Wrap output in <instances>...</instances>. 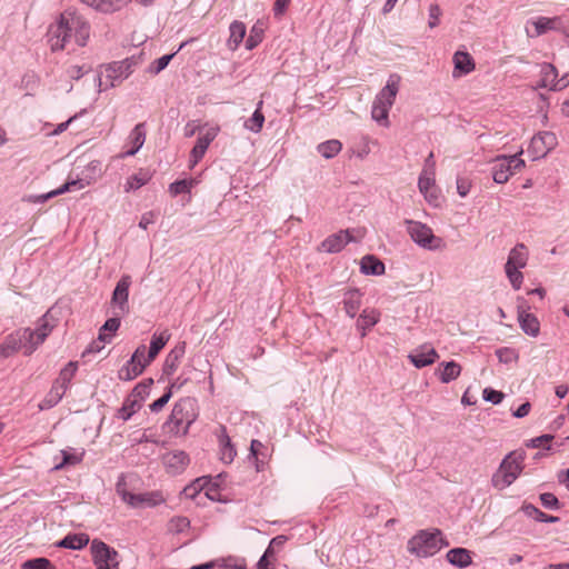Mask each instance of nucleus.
<instances>
[{"label":"nucleus","instance_id":"1","mask_svg":"<svg viewBox=\"0 0 569 569\" xmlns=\"http://www.w3.org/2000/svg\"><path fill=\"white\" fill-rule=\"evenodd\" d=\"M90 37V24L77 11L68 9L49 26L47 39L51 50L66 49L72 40L80 47H84Z\"/></svg>","mask_w":569,"mask_h":569},{"label":"nucleus","instance_id":"2","mask_svg":"<svg viewBox=\"0 0 569 569\" xmlns=\"http://www.w3.org/2000/svg\"><path fill=\"white\" fill-rule=\"evenodd\" d=\"M137 63L138 61L132 57L101 67L97 77L93 79L94 82H97L99 91L120 84L133 72V68Z\"/></svg>","mask_w":569,"mask_h":569},{"label":"nucleus","instance_id":"3","mask_svg":"<svg viewBox=\"0 0 569 569\" xmlns=\"http://www.w3.org/2000/svg\"><path fill=\"white\" fill-rule=\"evenodd\" d=\"M448 546L440 530L420 531L408 541V551L417 557H430Z\"/></svg>","mask_w":569,"mask_h":569},{"label":"nucleus","instance_id":"4","mask_svg":"<svg viewBox=\"0 0 569 569\" xmlns=\"http://www.w3.org/2000/svg\"><path fill=\"white\" fill-rule=\"evenodd\" d=\"M523 457L516 452H510L501 461L499 468L491 478L492 486L499 490L509 487L522 472Z\"/></svg>","mask_w":569,"mask_h":569},{"label":"nucleus","instance_id":"5","mask_svg":"<svg viewBox=\"0 0 569 569\" xmlns=\"http://www.w3.org/2000/svg\"><path fill=\"white\" fill-rule=\"evenodd\" d=\"M118 496L131 508H152L166 501L160 491H149L142 493H132L128 491L126 479L121 476L116 485Z\"/></svg>","mask_w":569,"mask_h":569},{"label":"nucleus","instance_id":"6","mask_svg":"<svg viewBox=\"0 0 569 569\" xmlns=\"http://www.w3.org/2000/svg\"><path fill=\"white\" fill-rule=\"evenodd\" d=\"M528 258L529 252L523 243L516 244L508 254L505 272L515 290H519L522 284L523 274L520 269L527 266Z\"/></svg>","mask_w":569,"mask_h":569},{"label":"nucleus","instance_id":"7","mask_svg":"<svg viewBox=\"0 0 569 569\" xmlns=\"http://www.w3.org/2000/svg\"><path fill=\"white\" fill-rule=\"evenodd\" d=\"M523 149L521 148L512 156H498L492 161V178L496 183H506L511 176L521 171L526 162L521 159Z\"/></svg>","mask_w":569,"mask_h":569},{"label":"nucleus","instance_id":"8","mask_svg":"<svg viewBox=\"0 0 569 569\" xmlns=\"http://www.w3.org/2000/svg\"><path fill=\"white\" fill-rule=\"evenodd\" d=\"M198 417L196 401L192 398H182L173 407L169 422L176 427V432L186 435L189 427Z\"/></svg>","mask_w":569,"mask_h":569},{"label":"nucleus","instance_id":"9","mask_svg":"<svg viewBox=\"0 0 569 569\" xmlns=\"http://www.w3.org/2000/svg\"><path fill=\"white\" fill-rule=\"evenodd\" d=\"M407 231L418 246L435 250L441 247L442 240L436 237L429 226L420 221L406 220Z\"/></svg>","mask_w":569,"mask_h":569},{"label":"nucleus","instance_id":"10","mask_svg":"<svg viewBox=\"0 0 569 569\" xmlns=\"http://www.w3.org/2000/svg\"><path fill=\"white\" fill-rule=\"evenodd\" d=\"M32 340V330L30 328H21L8 335L2 343H0V356L9 358L23 350L27 355L28 345Z\"/></svg>","mask_w":569,"mask_h":569},{"label":"nucleus","instance_id":"11","mask_svg":"<svg viewBox=\"0 0 569 569\" xmlns=\"http://www.w3.org/2000/svg\"><path fill=\"white\" fill-rule=\"evenodd\" d=\"M558 144L557 136L550 131H542L533 136L530 140L528 152L532 154V159L545 158Z\"/></svg>","mask_w":569,"mask_h":569},{"label":"nucleus","instance_id":"12","mask_svg":"<svg viewBox=\"0 0 569 569\" xmlns=\"http://www.w3.org/2000/svg\"><path fill=\"white\" fill-rule=\"evenodd\" d=\"M93 562L98 569H118V553L104 542L93 540L91 543Z\"/></svg>","mask_w":569,"mask_h":569},{"label":"nucleus","instance_id":"13","mask_svg":"<svg viewBox=\"0 0 569 569\" xmlns=\"http://www.w3.org/2000/svg\"><path fill=\"white\" fill-rule=\"evenodd\" d=\"M131 282V277L129 274H123L117 282L111 297V306L114 309V316H123L129 312L128 299Z\"/></svg>","mask_w":569,"mask_h":569},{"label":"nucleus","instance_id":"14","mask_svg":"<svg viewBox=\"0 0 569 569\" xmlns=\"http://www.w3.org/2000/svg\"><path fill=\"white\" fill-rule=\"evenodd\" d=\"M56 323L53 322L49 312H47L39 322V327L36 330H32V340L30 345H28L27 356L32 355L37 348L46 340V338L50 335Z\"/></svg>","mask_w":569,"mask_h":569},{"label":"nucleus","instance_id":"15","mask_svg":"<svg viewBox=\"0 0 569 569\" xmlns=\"http://www.w3.org/2000/svg\"><path fill=\"white\" fill-rule=\"evenodd\" d=\"M217 136V128H208L204 132H201L197 140L196 146L192 148L190 153V168H193L204 156L209 144Z\"/></svg>","mask_w":569,"mask_h":569},{"label":"nucleus","instance_id":"16","mask_svg":"<svg viewBox=\"0 0 569 569\" xmlns=\"http://www.w3.org/2000/svg\"><path fill=\"white\" fill-rule=\"evenodd\" d=\"M418 188L429 203L438 204L439 191L436 187L435 174L431 171H422L420 173Z\"/></svg>","mask_w":569,"mask_h":569},{"label":"nucleus","instance_id":"17","mask_svg":"<svg viewBox=\"0 0 569 569\" xmlns=\"http://www.w3.org/2000/svg\"><path fill=\"white\" fill-rule=\"evenodd\" d=\"M439 355L436 349L429 345H422L409 353L408 359L416 368H423L432 365Z\"/></svg>","mask_w":569,"mask_h":569},{"label":"nucleus","instance_id":"18","mask_svg":"<svg viewBox=\"0 0 569 569\" xmlns=\"http://www.w3.org/2000/svg\"><path fill=\"white\" fill-rule=\"evenodd\" d=\"M189 461L188 455L182 450H173L162 457L166 470L171 475L181 473L189 465Z\"/></svg>","mask_w":569,"mask_h":569},{"label":"nucleus","instance_id":"19","mask_svg":"<svg viewBox=\"0 0 569 569\" xmlns=\"http://www.w3.org/2000/svg\"><path fill=\"white\" fill-rule=\"evenodd\" d=\"M399 90V77L391 74L372 107H391Z\"/></svg>","mask_w":569,"mask_h":569},{"label":"nucleus","instance_id":"20","mask_svg":"<svg viewBox=\"0 0 569 569\" xmlns=\"http://www.w3.org/2000/svg\"><path fill=\"white\" fill-rule=\"evenodd\" d=\"M352 241V237L349 233V230L339 231L338 233L329 236L325 239L319 250L328 253H335L341 251L347 243Z\"/></svg>","mask_w":569,"mask_h":569},{"label":"nucleus","instance_id":"21","mask_svg":"<svg viewBox=\"0 0 569 569\" xmlns=\"http://www.w3.org/2000/svg\"><path fill=\"white\" fill-rule=\"evenodd\" d=\"M540 76V86L543 88H550L551 90H562L568 86V81L561 82L557 80V70L550 63H543L541 66Z\"/></svg>","mask_w":569,"mask_h":569},{"label":"nucleus","instance_id":"22","mask_svg":"<svg viewBox=\"0 0 569 569\" xmlns=\"http://www.w3.org/2000/svg\"><path fill=\"white\" fill-rule=\"evenodd\" d=\"M380 311L375 308H366L357 320V328L361 337H366L370 328L376 326L380 320Z\"/></svg>","mask_w":569,"mask_h":569},{"label":"nucleus","instance_id":"23","mask_svg":"<svg viewBox=\"0 0 569 569\" xmlns=\"http://www.w3.org/2000/svg\"><path fill=\"white\" fill-rule=\"evenodd\" d=\"M186 353V342H179L171 351L167 355L164 365H163V373L167 376H172L179 363L181 358Z\"/></svg>","mask_w":569,"mask_h":569},{"label":"nucleus","instance_id":"24","mask_svg":"<svg viewBox=\"0 0 569 569\" xmlns=\"http://www.w3.org/2000/svg\"><path fill=\"white\" fill-rule=\"evenodd\" d=\"M518 320L521 329L525 333L537 337L540 330L539 321L538 319L523 310L521 307L518 308Z\"/></svg>","mask_w":569,"mask_h":569},{"label":"nucleus","instance_id":"25","mask_svg":"<svg viewBox=\"0 0 569 569\" xmlns=\"http://www.w3.org/2000/svg\"><path fill=\"white\" fill-rule=\"evenodd\" d=\"M361 298L362 295L357 289H351L345 292L342 305L346 313L350 318H353L359 308L361 307Z\"/></svg>","mask_w":569,"mask_h":569},{"label":"nucleus","instance_id":"26","mask_svg":"<svg viewBox=\"0 0 569 569\" xmlns=\"http://www.w3.org/2000/svg\"><path fill=\"white\" fill-rule=\"evenodd\" d=\"M229 32L227 47L231 51H236L246 36V26L243 22L236 20L230 24Z\"/></svg>","mask_w":569,"mask_h":569},{"label":"nucleus","instance_id":"27","mask_svg":"<svg viewBox=\"0 0 569 569\" xmlns=\"http://www.w3.org/2000/svg\"><path fill=\"white\" fill-rule=\"evenodd\" d=\"M439 379L442 383L456 380L461 373V366L456 361H447L439 365Z\"/></svg>","mask_w":569,"mask_h":569},{"label":"nucleus","instance_id":"28","mask_svg":"<svg viewBox=\"0 0 569 569\" xmlns=\"http://www.w3.org/2000/svg\"><path fill=\"white\" fill-rule=\"evenodd\" d=\"M446 558L449 563L458 568H466L472 562L470 551L465 548H453L449 550Z\"/></svg>","mask_w":569,"mask_h":569},{"label":"nucleus","instance_id":"29","mask_svg":"<svg viewBox=\"0 0 569 569\" xmlns=\"http://www.w3.org/2000/svg\"><path fill=\"white\" fill-rule=\"evenodd\" d=\"M130 140H131L132 148L130 150L126 151L124 153H121L119 156V158L133 156L143 146L144 140H146V131H144L143 123H139L134 127V129L132 130V132L130 134Z\"/></svg>","mask_w":569,"mask_h":569},{"label":"nucleus","instance_id":"30","mask_svg":"<svg viewBox=\"0 0 569 569\" xmlns=\"http://www.w3.org/2000/svg\"><path fill=\"white\" fill-rule=\"evenodd\" d=\"M455 71L459 74H468L475 69V62L472 57L465 51H457L453 54Z\"/></svg>","mask_w":569,"mask_h":569},{"label":"nucleus","instance_id":"31","mask_svg":"<svg viewBox=\"0 0 569 569\" xmlns=\"http://www.w3.org/2000/svg\"><path fill=\"white\" fill-rule=\"evenodd\" d=\"M360 270L365 274L380 276L385 273V264L375 256H365L360 262Z\"/></svg>","mask_w":569,"mask_h":569},{"label":"nucleus","instance_id":"32","mask_svg":"<svg viewBox=\"0 0 569 569\" xmlns=\"http://www.w3.org/2000/svg\"><path fill=\"white\" fill-rule=\"evenodd\" d=\"M87 186V183L83 182V180L81 179H76V180H71V181H67L66 183H63L60 188L56 189V190H52L48 193H44V194H41V196H38L37 197V201L38 202H44L56 196H59V194H62L67 191H71L73 190L74 188L77 189H82Z\"/></svg>","mask_w":569,"mask_h":569},{"label":"nucleus","instance_id":"33","mask_svg":"<svg viewBox=\"0 0 569 569\" xmlns=\"http://www.w3.org/2000/svg\"><path fill=\"white\" fill-rule=\"evenodd\" d=\"M66 391L67 390H64L62 387H60V385H56L53 382L50 391L46 395L43 400L39 403V406H38L39 409L48 410V409L54 407L62 399Z\"/></svg>","mask_w":569,"mask_h":569},{"label":"nucleus","instance_id":"34","mask_svg":"<svg viewBox=\"0 0 569 569\" xmlns=\"http://www.w3.org/2000/svg\"><path fill=\"white\" fill-rule=\"evenodd\" d=\"M170 339V333L164 330L161 333H154L150 341V348L147 355V361H152L160 350L167 345Z\"/></svg>","mask_w":569,"mask_h":569},{"label":"nucleus","instance_id":"35","mask_svg":"<svg viewBox=\"0 0 569 569\" xmlns=\"http://www.w3.org/2000/svg\"><path fill=\"white\" fill-rule=\"evenodd\" d=\"M89 543V536L86 533L68 535L58 542L59 547L78 550Z\"/></svg>","mask_w":569,"mask_h":569},{"label":"nucleus","instance_id":"36","mask_svg":"<svg viewBox=\"0 0 569 569\" xmlns=\"http://www.w3.org/2000/svg\"><path fill=\"white\" fill-rule=\"evenodd\" d=\"M89 7L101 12H110L119 9L127 0H80Z\"/></svg>","mask_w":569,"mask_h":569},{"label":"nucleus","instance_id":"37","mask_svg":"<svg viewBox=\"0 0 569 569\" xmlns=\"http://www.w3.org/2000/svg\"><path fill=\"white\" fill-rule=\"evenodd\" d=\"M78 369L77 362H68L60 371L58 378L54 380L56 385H60L64 390L68 389L69 383L73 379Z\"/></svg>","mask_w":569,"mask_h":569},{"label":"nucleus","instance_id":"38","mask_svg":"<svg viewBox=\"0 0 569 569\" xmlns=\"http://www.w3.org/2000/svg\"><path fill=\"white\" fill-rule=\"evenodd\" d=\"M150 178L151 176L148 171L140 170L138 173L128 178L124 187L126 192L141 188L150 180Z\"/></svg>","mask_w":569,"mask_h":569},{"label":"nucleus","instance_id":"39","mask_svg":"<svg viewBox=\"0 0 569 569\" xmlns=\"http://www.w3.org/2000/svg\"><path fill=\"white\" fill-rule=\"evenodd\" d=\"M143 370V366H137L129 360L128 363L119 370L118 377L120 380L130 381L140 376Z\"/></svg>","mask_w":569,"mask_h":569},{"label":"nucleus","instance_id":"40","mask_svg":"<svg viewBox=\"0 0 569 569\" xmlns=\"http://www.w3.org/2000/svg\"><path fill=\"white\" fill-rule=\"evenodd\" d=\"M341 150V142L338 140H329L318 146V151L326 159H330L339 153Z\"/></svg>","mask_w":569,"mask_h":569},{"label":"nucleus","instance_id":"41","mask_svg":"<svg viewBox=\"0 0 569 569\" xmlns=\"http://www.w3.org/2000/svg\"><path fill=\"white\" fill-rule=\"evenodd\" d=\"M522 510L528 517L535 518L540 522H557L559 520L558 517L548 516L532 505L523 506Z\"/></svg>","mask_w":569,"mask_h":569},{"label":"nucleus","instance_id":"42","mask_svg":"<svg viewBox=\"0 0 569 569\" xmlns=\"http://www.w3.org/2000/svg\"><path fill=\"white\" fill-rule=\"evenodd\" d=\"M197 180L194 179H183L176 181L169 186V191L172 196H178L180 193L190 192V190L196 186Z\"/></svg>","mask_w":569,"mask_h":569},{"label":"nucleus","instance_id":"43","mask_svg":"<svg viewBox=\"0 0 569 569\" xmlns=\"http://www.w3.org/2000/svg\"><path fill=\"white\" fill-rule=\"evenodd\" d=\"M189 526L190 521L188 518L181 516L173 517L168 522V531L174 535L182 533L189 528Z\"/></svg>","mask_w":569,"mask_h":569},{"label":"nucleus","instance_id":"44","mask_svg":"<svg viewBox=\"0 0 569 569\" xmlns=\"http://www.w3.org/2000/svg\"><path fill=\"white\" fill-rule=\"evenodd\" d=\"M496 355H497L499 361L502 363L517 362L519 359L518 351L516 349L509 348V347L498 349L496 351Z\"/></svg>","mask_w":569,"mask_h":569},{"label":"nucleus","instance_id":"45","mask_svg":"<svg viewBox=\"0 0 569 569\" xmlns=\"http://www.w3.org/2000/svg\"><path fill=\"white\" fill-rule=\"evenodd\" d=\"M176 52L173 53H170V54H164L162 57H160L159 59L154 60L149 67H148V72L151 73V74H158L160 73L163 69L167 68V66L169 64V62L171 61V59L174 57Z\"/></svg>","mask_w":569,"mask_h":569},{"label":"nucleus","instance_id":"46","mask_svg":"<svg viewBox=\"0 0 569 569\" xmlns=\"http://www.w3.org/2000/svg\"><path fill=\"white\" fill-rule=\"evenodd\" d=\"M263 122L264 116L260 112V109H256L252 117L246 121L244 126L247 129L258 132L261 130Z\"/></svg>","mask_w":569,"mask_h":569},{"label":"nucleus","instance_id":"47","mask_svg":"<svg viewBox=\"0 0 569 569\" xmlns=\"http://www.w3.org/2000/svg\"><path fill=\"white\" fill-rule=\"evenodd\" d=\"M262 32L263 30L258 26L251 28L250 34L246 41V48L248 50H252L262 41Z\"/></svg>","mask_w":569,"mask_h":569},{"label":"nucleus","instance_id":"48","mask_svg":"<svg viewBox=\"0 0 569 569\" xmlns=\"http://www.w3.org/2000/svg\"><path fill=\"white\" fill-rule=\"evenodd\" d=\"M556 19L540 17L535 22L536 36H540L553 28Z\"/></svg>","mask_w":569,"mask_h":569},{"label":"nucleus","instance_id":"49","mask_svg":"<svg viewBox=\"0 0 569 569\" xmlns=\"http://www.w3.org/2000/svg\"><path fill=\"white\" fill-rule=\"evenodd\" d=\"M147 348L144 345L139 346L133 355L131 356V362L137 366H143V369L151 362L147 361V355H146Z\"/></svg>","mask_w":569,"mask_h":569},{"label":"nucleus","instance_id":"50","mask_svg":"<svg viewBox=\"0 0 569 569\" xmlns=\"http://www.w3.org/2000/svg\"><path fill=\"white\" fill-rule=\"evenodd\" d=\"M24 569H54L51 562L46 558H36L28 560L22 566Z\"/></svg>","mask_w":569,"mask_h":569},{"label":"nucleus","instance_id":"51","mask_svg":"<svg viewBox=\"0 0 569 569\" xmlns=\"http://www.w3.org/2000/svg\"><path fill=\"white\" fill-rule=\"evenodd\" d=\"M172 388H173V385L170 386L169 390L163 396H161L158 400H156L154 402H152L150 405V410L152 412L160 411L168 403V401L170 400V398L172 396V391H171Z\"/></svg>","mask_w":569,"mask_h":569},{"label":"nucleus","instance_id":"52","mask_svg":"<svg viewBox=\"0 0 569 569\" xmlns=\"http://www.w3.org/2000/svg\"><path fill=\"white\" fill-rule=\"evenodd\" d=\"M370 116L380 126L388 127V109H371Z\"/></svg>","mask_w":569,"mask_h":569},{"label":"nucleus","instance_id":"53","mask_svg":"<svg viewBox=\"0 0 569 569\" xmlns=\"http://www.w3.org/2000/svg\"><path fill=\"white\" fill-rule=\"evenodd\" d=\"M540 501L543 505V507H546V508H549V509H558L559 508V501L553 493H550V492L541 493Z\"/></svg>","mask_w":569,"mask_h":569},{"label":"nucleus","instance_id":"54","mask_svg":"<svg viewBox=\"0 0 569 569\" xmlns=\"http://www.w3.org/2000/svg\"><path fill=\"white\" fill-rule=\"evenodd\" d=\"M483 399L486 401H489V402H492L495 405H498V403H500L502 401L503 393L501 391H496L493 389L486 388L483 390Z\"/></svg>","mask_w":569,"mask_h":569},{"label":"nucleus","instance_id":"55","mask_svg":"<svg viewBox=\"0 0 569 569\" xmlns=\"http://www.w3.org/2000/svg\"><path fill=\"white\" fill-rule=\"evenodd\" d=\"M441 16L440 7L436 3L429 7V27L435 28L439 24V19Z\"/></svg>","mask_w":569,"mask_h":569},{"label":"nucleus","instance_id":"56","mask_svg":"<svg viewBox=\"0 0 569 569\" xmlns=\"http://www.w3.org/2000/svg\"><path fill=\"white\" fill-rule=\"evenodd\" d=\"M61 453H62L63 460L61 463L57 465L54 467V469H61L66 465H76V463L80 462V460H81V456L71 455V453H68L67 451H61Z\"/></svg>","mask_w":569,"mask_h":569},{"label":"nucleus","instance_id":"57","mask_svg":"<svg viewBox=\"0 0 569 569\" xmlns=\"http://www.w3.org/2000/svg\"><path fill=\"white\" fill-rule=\"evenodd\" d=\"M471 189V182L467 178L457 179V192L460 197L465 198Z\"/></svg>","mask_w":569,"mask_h":569},{"label":"nucleus","instance_id":"58","mask_svg":"<svg viewBox=\"0 0 569 569\" xmlns=\"http://www.w3.org/2000/svg\"><path fill=\"white\" fill-rule=\"evenodd\" d=\"M137 408H140V405L136 400L124 403L120 410L121 418L124 420L129 419Z\"/></svg>","mask_w":569,"mask_h":569},{"label":"nucleus","instance_id":"59","mask_svg":"<svg viewBox=\"0 0 569 569\" xmlns=\"http://www.w3.org/2000/svg\"><path fill=\"white\" fill-rule=\"evenodd\" d=\"M291 0H276L273 4V14L276 18H281L286 12L287 7Z\"/></svg>","mask_w":569,"mask_h":569},{"label":"nucleus","instance_id":"60","mask_svg":"<svg viewBox=\"0 0 569 569\" xmlns=\"http://www.w3.org/2000/svg\"><path fill=\"white\" fill-rule=\"evenodd\" d=\"M153 383L152 379H148L146 382L137 385L133 389V393L141 399L148 393L150 386Z\"/></svg>","mask_w":569,"mask_h":569},{"label":"nucleus","instance_id":"61","mask_svg":"<svg viewBox=\"0 0 569 569\" xmlns=\"http://www.w3.org/2000/svg\"><path fill=\"white\" fill-rule=\"evenodd\" d=\"M203 481H204L203 479H197L194 481V483L184 488V493L188 497L193 498L194 495L199 492V490L203 489Z\"/></svg>","mask_w":569,"mask_h":569},{"label":"nucleus","instance_id":"62","mask_svg":"<svg viewBox=\"0 0 569 569\" xmlns=\"http://www.w3.org/2000/svg\"><path fill=\"white\" fill-rule=\"evenodd\" d=\"M120 316H116L113 318H110L108 319L104 325L102 326V330L103 331H109V332H116L120 326V319H119Z\"/></svg>","mask_w":569,"mask_h":569},{"label":"nucleus","instance_id":"63","mask_svg":"<svg viewBox=\"0 0 569 569\" xmlns=\"http://www.w3.org/2000/svg\"><path fill=\"white\" fill-rule=\"evenodd\" d=\"M552 438L553 437L551 435H543V436L531 439L527 446L532 447V448H539L543 443L550 442L552 440Z\"/></svg>","mask_w":569,"mask_h":569},{"label":"nucleus","instance_id":"64","mask_svg":"<svg viewBox=\"0 0 569 569\" xmlns=\"http://www.w3.org/2000/svg\"><path fill=\"white\" fill-rule=\"evenodd\" d=\"M154 220H156V214L152 211L146 212L144 214H142V217L139 221V227L146 230L149 224L154 222Z\"/></svg>","mask_w":569,"mask_h":569}]
</instances>
